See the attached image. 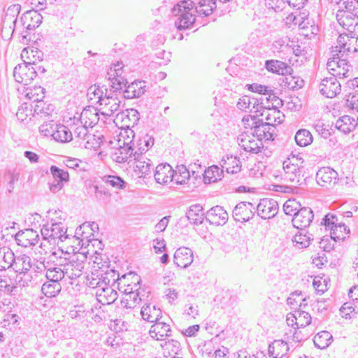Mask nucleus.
Wrapping results in <instances>:
<instances>
[{
	"instance_id": "4468645a",
	"label": "nucleus",
	"mask_w": 358,
	"mask_h": 358,
	"mask_svg": "<svg viewBox=\"0 0 358 358\" xmlns=\"http://www.w3.org/2000/svg\"><path fill=\"white\" fill-rule=\"evenodd\" d=\"M139 119V113L138 110L131 108L125 111L118 112L114 121L116 124L119 123V121H121L122 127L131 128L137 124Z\"/></svg>"
},
{
	"instance_id": "2f4dec72",
	"label": "nucleus",
	"mask_w": 358,
	"mask_h": 358,
	"mask_svg": "<svg viewBox=\"0 0 358 358\" xmlns=\"http://www.w3.org/2000/svg\"><path fill=\"white\" fill-rule=\"evenodd\" d=\"M15 255L10 248L8 247L0 248V271H5L12 268Z\"/></svg>"
},
{
	"instance_id": "f03ea898",
	"label": "nucleus",
	"mask_w": 358,
	"mask_h": 358,
	"mask_svg": "<svg viewBox=\"0 0 358 358\" xmlns=\"http://www.w3.org/2000/svg\"><path fill=\"white\" fill-rule=\"evenodd\" d=\"M194 6V3L192 1L184 0L172 8V15L179 16L175 22L178 29H189L195 22V15L191 12Z\"/></svg>"
},
{
	"instance_id": "3c124183",
	"label": "nucleus",
	"mask_w": 358,
	"mask_h": 358,
	"mask_svg": "<svg viewBox=\"0 0 358 358\" xmlns=\"http://www.w3.org/2000/svg\"><path fill=\"white\" fill-rule=\"evenodd\" d=\"M134 137L135 134L134 131L131 129V128H127L123 132L120 133L119 143H120L122 141L123 146H131L132 148H135Z\"/></svg>"
},
{
	"instance_id": "864d4df0",
	"label": "nucleus",
	"mask_w": 358,
	"mask_h": 358,
	"mask_svg": "<svg viewBox=\"0 0 358 358\" xmlns=\"http://www.w3.org/2000/svg\"><path fill=\"white\" fill-rule=\"evenodd\" d=\"M300 207L301 204L295 199H289L284 203L283 210L286 215L295 217L300 210Z\"/></svg>"
},
{
	"instance_id": "f257e3e1",
	"label": "nucleus",
	"mask_w": 358,
	"mask_h": 358,
	"mask_svg": "<svg viewBox=\"0 0 358 358\" xmlns=\"http://www.w3.org/2000/svg\"><path fill=\"white\" fill-rule=\"evenodd\" d=\"M50 259L55 263L56 266L64 267V273L69 279H76L83 273L87 264V257L83 253L70 255L60 248L52 252Z\"/></svg>"
},
{
	"instance_id": "6ab92c4d",
	"label": "nucleus",
	"mask_w": 358,
	"mask_h": 358,
	"mask_svg": "<svg viewBox=\"0 0 358 358\" xmlns=\"http://www.w3.org/2000/svg\"><path fill=\"white\" fill-rule=\"evenodd\" d=\"M154 177L157 183L166 185L173 181L174 170L169 164H159L155 169Z\"/></svg>"
},
{
	"instance_id": "39448f33",
	"label": "nucleus",
	"mask_w": 358,
	"mask_h": 358,
	"mask_svg": "<svg viewBox=\"0 0 358 358\" xmlns=\"http://www.w3.org/2000/svg\"><path fill=\"white\" fill-rule=\"evenodd\" d=\"M355 40V34L350 31V34H341L337 39L338 45L332 48L331 53L334 56L345 57L349 53L357 52V44Z\"/></svg>"
},
{
	"instance_id": "7ed1b4c3",
	"label": "nucleus",
	"mask_w": 358,
	"mask_h": 358,
	"mask_svg": "<svg viewBox=\"0 0 358 358\" xmlns=\"http://www.w3.org/2000/svg\"><path fill=\"white\" fill-rule=\"evenodd\" d=\"M41 233L44 238L50 240L54 246H59V243L69 238V235L66 234V229L62 222L43 225Z\"/></svg>"
},
{
	"instance_id": "6e6d98bb",
	"label": "nucleus",
	"mask_w": 358,
	"mask_h": 358,
	"mask_svg": "<svg viewBox=\"0 0 358 358\" xmlns=\"http://www.w3.org/2000/svg\"><path fill=\"white\" fill-rule=\"evenodd\" d=\"M50 173L52 175L55 180H58L63 182H66L69 180V173L56 166H52L50 167Z\"/></svg>"
},
{
	"instance_id": "49530a36",
	"label": "nucleus",
	"mask_w": 358,
	"mask_h": 358,
	"mask_svg": "<svg viewBox=\"0 0 358 358\" xmlns=\"http://www.w3.org/2000/svg\"><path fill=\"white\" fill-rule=\"evenodd\" d=\"M313 138L311 133L305 129H299L295 135V141L298 145L305 147L313 142Z\"/></svg>"
},
{
	"instance_id": "774afa93",
	"label": "nucleus",
	"mask_w": 358,
	"mask_h": 358,
	"mask_svg": "<svg viewBox=\"0 0 358 358\" xmlns=\"http://www.w3.org/2000/svg\"><path fill=\"white\" fill-rule=\"evenodd\" d=\"M344 6V11L350 14L351 16L358 18V4H355L352 1H344L343 3Z\"/></svg>"
},
{
	"instance_id": "473e14b6",
	"label": "nucleus",
	"mask_w": 358,
	"mask_h": 358,
	"mask_svg": "<svg viewBox=\"0 0 358 358\" xmlns=\"http://www.w3.org/2000/svg\"><path fill=\"white\" fill-rule=\"evenodd\" d=\"M186 216L189 222L195 225L203 223L204 216L203 207L199 204L191 206L186 213Z\"/></svg>"
},
{
	"instance_id": "ea45409f",
	"label": "nucleus",
	"mask_w": 358,
	"mask_h": 358,
	"mask_svg": "<svg viewBox=\"0 0 358 358\" xmlns=\"http://www.w3.org/2000/svg\"><path fill=\"white\" fill-rule=\"evenodd\" d=\"M223 169H220L217 166L213 165L205 171L203 180L205 183L215 182L223 177Z\"/></svg>"
},
{
	"instance_id": "4be33fe9",
	"label": "nucleus",
	"mask_w": 358,
	"mask_h": 358,
	"mask_svg": "<svg viewBox=\"0 0 358 358\" xmlns=\"http://www.w3.org/2000/svg\"><path fill=\"white\" fill-rule=\"evenodd\" d=\"M193 252L186 247L178 248L173 257L174 263L183 268L188 267L193 262Z\"/></svg>"
},
{
	"instance_id": "603ef678",
	"label": "nucleus",
	"mask_w": 358,
	"mask_h": 358,
	"mask_svg": "<svg viewBox=\"0 0 358 358\" xmlns=\"http://www.w3.org/2000/svg\"><path fill=\"white\" fill-rule=\"evenodd\" d=\"M350 229H348L347 226L342 223H337L334 228H331V238L336 239H343L344 234H348Z\"/></svg>"
},
{
	"instance_id": "58836bf2",
	"label": "nucleus",
	"mask_w": 358,
	"mask_h": 358,
	"mask_svg": "<svg viewBox=\"0 0 358 358\" xmlns=\"http://www.w3.org/2000/svg\"><path fill=\"white\" fill-rule=\"evenodd\" d=\"M152 162L145 157H141L135 162V171L138 172L140 177H145L151 173Z\"/></svg>"
},
{
	"instance_id": "69168bd1",
	"label": "nucleus",
	"mask_w": 358,
	"mask_h": 358,
	"mask_svg": "<svg viewBox=\"0 0 358 358\" xmlns=\"http://www.w3.org/2000/svg\"><path fill=\"white\" fill-rule=\"evenodd\" d=\"M85 141L86 142L84 144V147L87 149H96L100 146L101 143V137L91 134H89Z\"/></svg>"
},
{
	"instance_id": "a19ab883",
	"label": "nucleus",
	"mask_w": 358,
	"mask_h": 358,
	"mask_svg": "<svg viewBox=\"0 0 358 358\" xmlns=\"http://www.w3.org/2000/svg\"><path fill=\"white\" fill-rule=\"evenodd\" d=\"M313 240V235L308 234L306 230L301 229L299 234H296L292 238L295 246L299 249L306 248L309 246L310 241Z\"/></svg>"
},
{
	"instance_id": "423d86ee",
	"label": "nucleus",
	"mask_w": 358,
	"mask_h": 358,
	"mask_svg": "<svg viewBox=\"0 0 358 358\" xmlns=\"http://www.w3.org/2000/svg\"><path fill=\"white\" fill-rule=\"evenodd\" d=\"M43 17L42 15L36 10H29L25 12L21 17V22L22 26L27 29L25 31H23L22 34V38L20 41L27 44L28 41H30V38L28 37L27 32L28 31H31L35 29L36 27H39V25L42 23Z\"/></svg>"
},
{
	"instance_id": "4c0bfd02",
	"label": "nucleus",
	"mask_w": 358,
	"mask_h": 358,
	"mask_svg": "<svg viewBox=\"0 0 358 358\" xmlns=\"http://www.w3.org/2000/svg\"><path fill=\"white\" fill-rule=\"evenodd\" d=\"M261 116H265L266 123H271V125L275 124H280L282 122L281 113L276 108H266L263 106V108L259 112Z\"/></svg>"
},
{
	"instance_id": "dca6fc26",
	"label": "nucleus",
	"mask_w": 358,
	"mask_h": 358,
	"mask_svg": "<svg viewBox=\"0 0 358 358\" xmlns=\"http://www.w3.org/2000/svg\"><path fill=\"white\" fill-rule=\"evenodd\" d=\"M32 259L29 256L26 255L15 257V260L12 265L13 269L16 273L23 274V276L21 278H24V280H29V275H28L27 272L32 268Z\"/></svg>"
},
{
	"instance_id": "8fccbe9b",
	"label": "nucleus",
	"mask_w": 358,
	"mask_h": 358,
	"mask_svg": "<svg viewBox=\"0 0 358 358\" xmlns=\"http://www.w3.org/2000/svg\"><path fill=\"white\" fill-rule=\"evenodd\" d=\"M122 64L117 63L114 64L113 66L110 67L108 71V78L110 81V87L113 89V86H115V84L120 80L122 73Z\"/></svg>"
},
{
	"instance_id": "aec40b11",
	"label": "nucleus",
	"mask_w": 358,
	"mask_h": 358,
	"mask_svg": "<svg viewBox=\"0 0 358 358\" xmlns=\"http://www.w3.org/2000/svg\"><path fill=\"white\" fill-rule=\"evenodd\" d=\"M293 346L294 345L292 344V342L275 340L268 345V354L273 358H283L286 356L290 347Z\"/></svg>"
},
{
	"instance_id": "9b49d317",
	"label": "nucleus",
	"mask_w": 358,
	"mask_h": 358,
	"mask_svg": "<svg viewBox=\"0 0 358 358\" xmlns=\"http://www.w3.org/2000/svg\"><path fill=\"white\" fill-rule=\"evenodd\" d=\"M256 210L257 215L262 218L270 219L278 213V203L272 199H263L260 200Z\"/></svg>"
},
{
	"instance_id": "20e7f679",
	"label": "nucleus",
	"mask_w": 358,
	"mask_h": 358,
	"mask_svg": "<svg viewBox=\"0 0 358 358\" xmlns=\"http://www.w3.org/2000/svg\"><path fill=\"white\" fill-rule=\"evenodd\" d=\"M17 64L13 70V76L16 82L24 85H29L36 77V67L33 66L34 60Z\"/></svg>"
},
{
	"instance_id": "2eb2a0df",
	"label": "nucleus",
	"mask_w": 358,
	"mask_h": 358,
	"mask_svg": "<svg viewBox=\"0 0 358 358\" xmlns=\"http://www.w3.org/2000/svg\"><path fill=\"white\" fill-rule=\"evenodd\" d=\"M338 174L330 167H322L316 173V180L318 185L328 187L337 182Z\"/></svg>"
},
{
	"instance_id": "c9c22d12",
	"label": "nucleus",
	"mask_w": 358,
	"mask_h": 358,
	"mask_svg": "<svg viewBox=\"0 0 358 358\" xmlns=\"http://www.w3.org/2000/svg\"><path fill=\"white\" fill-rule=\"evenodd\" d=\"M52 138L57 142L66 143L72 140L73 135L68 127L57 124Z\"/></svg>"
},
{
	"instance_id": "a211bd4d",
	"label": "nucleus",
	"mask_w": 358,
	"mask_h": 358,
	"mask_svg": "<svg viewBox=\"0 0 358 358\" xmlns=\"http://www.w3.org/2000/svg\"><path fill=\"white\" fill-rule=\"evenodd\" d=\"M313 217L314 215L311 208L303 207L300 208L295 217H293L292 222L294 227L304 229L310 225Z\"/></svg>"
},
{
	"instance_id": "ddd939ff",
	"label": "nucleus",
	"mask_w": 358,
	"mask_h": 358,
	"mask_svg": "<svg viewBox=\"0 0 358 358\" xmlns=\"http://www.w3.org/2000/svg\"><path fill=\"white\" fill-rule=\"evenodd\" d=\"M341 90V85L335 77L325 78L320 85L321 94L327 98H334Z\"/></svg>"
},
{
	"instance_id": "393cba45",
	"label": "nucleus",
	"mask_w": 358,
	"mask_h": 358,
	"mask_svg": "<svg viewBox=\"0 0 358 358\" xmlns=\"http://www.w3.org/2000/svg\"><path fill=\"white\" fill-rule=\"evenodd\" d=\"M237 107L242 110L249 109L251 112L257 113L260 112L263 108V103L259 102L257 98L243 96L239 99Z\"/></svg>"
},
{
	"instance_id": "e2e57ef3",
	"label": "nucleus",
	"mask_w": 358,
	"mask_h": 358,
	"mask_svg": "<svg viewBox=\"0 0 358 358\" xmlns=\"http://www.w3.org/2000/svg\"><path fill=\"white\" fill-rule=\"evenodd\" d=\"M332 56V58L329 59V61L327 64V68L328 71L331 73L332 77L336 78V70L339 66L340 61L342 57L341 55H339V56H334L333 54Z\"/></svg>"
},
{
	"instance_id": "0e129e2a",
	"label": "nucleus",
	"mask_w": 358,
	"mask_h": 358,
	"mask_svg": "<svg viewBox=\"0 0 358 358\" xmlns=\"http://www.w3.org/2000/svg\"><path fill=\"white\" fill-rule=\"evenodd\" d=\"M350 66L346 62V59L344 57H341V59L340 61V64L336 70V77L339 78H348L350 76L349 72H350Z\"/></svg>"
},
{
	"instance_id": "a878e982",
	"label": "nucleus",
	"mask_w": 358,
	"mask_h": 358,
	"mask_svg": "<svg viewBox=\"0 0 358 358\" xmlns=\"http://www.w3.org/2000/svg\"><path fill=\"white\" fill-rule=\"evenodd\" d=\"M266 68L268 71L279 75H292L293 69L285 62L279 60H268L266 62Z\"/></svg>"
},
{
	"instance_id": "de8ad7c7",
	"label": "nucleus",
	"mask_w": 358,
	"mask_h": 358,
	"mask_svg": "<svg viewBox=\"0 0 358 358\" xmlns=\"http://www.w3.org/2000/svg\"><path fill=\"white\" fill-rule=\"evenodd\" d=\"M190 178L189 172L185 166L181 165L177 167V170L174 171L173 181L177 185H183L187 182Z\"/></svg>"
},
{
	"instance_id": "c85d7f7f",
	"label": "nucleus",
	"mask_w": 358,
	"mask_h": 358,
	"mask_svg": "<svg viewBox=\"0 0 358 358\" xmlns=\"http://www.w3.org/2000/svg\"><path fill=\"white\" fill-rule=\"evenodd\" d=\"M99 113L94 108H85L80 117L81 124L87 127H92L99 122Z\"/></svg>"
},
{
	"instance_id": "72a5a7b5",
	"label": "nucleus",
	"mask_w": 358,
	"mask_h": 358,
	"mask_svg": "<svg viewBox=\"0 0 358 358\" xmlns=\"http://www.w3.org/2000/svg\"><path fill=\"white\" fill-rule=\"evenodd\" d=\"M46 278L53 282H59L65 276L64 267L56 266L55 263L50 262V266L46 271Z\"/></svg>"
},
{
	"instance_id": "412c9836",
	"label": "nucleus",
	"mask_w": 358,
	"mask_h": 358,
	"mask_svg": "<svg viewBox=\"0 0 358 358\" xmlns=\"http://www.w3.org/2000/svg\"><path fill=\"white\" fill-rule=\"evenodd\" d=\"M206 219L212 224L222 225L228 220V213L222 206H216L207 211Z\"/></svg>"
},
{
	"instance_id": "7c9ffc66",
	"label": "nucleus",
	"mask_w": 358,
	"mask_h": 358,
	"mask_svg": "<svg viewBox=\"0 0 358 358\" xmlns=\"http://www.w3.org/2000/svg\"><path fill=\"white\" fill-rule=\"evenodd\" d=\"M357 126L355 120L349 115H343L337 120L336 128L344 134H349Z\"/></svg>"
},
{
	"instance_id": "5701e85b",
	"label": "nucleus",
	"mask_w": 358,
	"mask_h": 358,
	"mask_svg": "<svg viewBox=\"0 0 358 358\" xmlns=\"http://www.w3.org/2000/svg\"><path fill=\"white\" fill-rule=\"evenodd\" d=\"M171 329L169 324L157 320L151 326L149 334L152 338L157 341H163L166 337L171 336Z\"/></svg>"
},
{
	"instance_id": "0eeeda50",
	"label": "nucleus",
	"mask_w": 358,
	"mask_h": 358,
	"mask_svg": "<svg viewBox=\"0 0 358 358\" xmlns=\"http://www.w3.org/2000/svg\"><path fill=\"white\" fill-rule=\"evenodd\" d=\"M19 11V5H13L8 8L1 27V36L3 39L10 40L14 34L17 22L15 14Z\"/></svg>"
},
{
	"instance_id": "bb28decb",
	"label": "nucleus",
	"mask_w": 358,
	"mask_h": 358,
	"mask_svg": "<svg viewBox=\"0 0 358 358\" xmlns=\"http://www.w3.org/2000/svg\"><path fill=\"white\" fill-rule=\"evenodd\" d=\"M145 92V81H134L129 84L124 91V96L127 99L138 98Z\"/></svg>"
},
{
	"instance_id": "09e8293b",
	"label": "nucleus",
	"mask_w": 358,
	"mask_h": 358,
	"mask_svg": "<svg viewBox=\"0 0 358 358\" xmlns=\"http://www.w3.org/2000/svg\"><path fill=\"white\" fill-rule=\"evenodd\" d=\"M61 290V285L59 282L49 281L43 283L41 287V292L47 297H52L57 294Z\"/></svg>"
},
{
	"instance_id": "c756f323",
	"label": "nucleus",
	"mask_w": 358,
	"mask_h": 358,
	"mask_svg": "<svg viewBox=\"0 0 358 358\" xmlns=\"http://www.w3.org/2000/svg\"><path fill=\"white\" fill-rule=\"evenodd\" d=\"M220 165L223 169H226L228 173L235 174L238 173L241 169V162L240 159L234 156H227L220 162Z\"/></svg>"
},
{
	"instance_id": "f704fd0d",
	"label": "nucleus",
	"mask_w": 358,
	"mask_h": 358,
	"mask_svg": "<svg viewBox=\"0 0 358 358\" xmlns=\"http://www.w3.org/2000/svg\"><path fill=\"white\" fill-rule=\"evenodd\" d=\"M336 19L341 26L345 29L351 31L350 29L354 28L357 24L355 22V18L351 16L350 14L344 11V9H339L336 13Z\"/></svg>"
},
{
	"instance_id": "4d7b16f0",
	"label": "nucleus",
	"mask_w": 358,
	"mask_h": 358,
	"mask_svg": "<svg viewBox=\"0 0 358 358\" xmlns=\"http://www.w3.org/2000/svg\"><path fill=\"white\" fill-rule=\"evenodd\" d=\"M306 17L307 15L305 13H303L299 15H294L293 14H291L287 17V23L292 21L294 24L298 25L300 29H304L307 27V24H308V22L305 21Z\"/></svg>"
},
{
	"instance_id": "9d476101",
	"label": "nucleus",
	"mask_w": 358,
	"mask_h": 358,
	"mask_svg": "<svg viewBox=\"0 0 358 358\" xmlns=\"http://www.w3.org/2000/svg\"><path fill=\"white\" fill-rule=\"evenodd\" d=\"M283 180L289 182L291 186L298 187L305 184L306 179L302 174V169L299 166H283Z\"/></svg>"
},
{
	"instance_id": "5fc2aeb1",
	"label": "nucleus",
	"mask_w": 358,
	"mask_h": 358,
	"mask_svg": "<svg viewBox=\"0 0 358 358\" xmlns=\"http://www.w3.org/2000/svg\"><path fill=\"white\" fill-rule=\"evenodd\" d=\"M31 115H32V107L27 103H22L16 113L17 118L21 122L25 121L28 117L30 118Z\"/></svg>"
},
{
	"instance_id": "1a4fd4ad",
	"label": "nucleus",
	"mask_w": 358,
	"mask_h": 358,
	"mask_svg": "<svg viewBox=\"0 0 358 358\" xmlns=\"http://www.w3.org/2000/svg\"><path fill=\"white\" fill-rule=\"evenodd\" d=\"M104 97L101 99L100 111L101 114L105 117H110L115 112H118L120 108V100L115 95L107 94L106 89Z\"/></svg>"
},
{
	"instance_id": "37998d69",
	"label": "nucleus",
	"mask_w": 358,
	"mask_h": 358,
	"mask_svg": "<svg viewBox=\"0 0 358 358\" xmlns=\"http://www.w3.org/2000/svg\"><path fill=\"white\" fill-rule=\"evenodd\" d=\"M332 340L331 334L327 331L317 333L313 339L315 345L320 349H324L329 345Z\"/></svg>"
},
{
	"instance_id": "f8f14e48",
	"label": "nucleus",
	"mask_w": 358,
	"mask_h": 358,
	"mask_svg": "<svg viewBox=\"0 0 358 358\" xmlns=\"http://www.w3.org/2000/svg\"><path fill=\"white\" fill-rule=\"evenodd\" d=\"M255 207L250 202H241L233 210V217L237 222H247L255 215Z\"/></svg>"
},
{
	"instance_id": "cd10ccee",
	"label": "nucleus",
	"mask_w": 358,
	"mask_h": 358,
	"mask_svg": "<svg viewBox=\"0 0 358 358\" xmlns=\"http://www.w3.org/2000/svg\"><path fill=\"white\" fill-rule=\"evenodd\" d=\"M141 315L144 320L155 322L162 317V310L151 303L144 305L141 310Z\"/></svg>"
},
{
	"instance_id": "e433bc0d",
	"label": "nucleus",
	"mask_w": 358,
	"mask_h": 358,
	"mask_svg": "<svg viewBox=\"0 0 358 358\" xmlns=\"http://www.w3.org/2000/svg\"><path fill=\"white\" fill-rule=\"evenodd\" d=\"M96 294L102 303L110 304L117 299V292L112 287L99 288Z\"/></svg>"
},
{
	"instance_id": "a18cd8bd",
	"label": "nucleus",
	"mask_w": 358,
	"mask_h": 358,
	"mask_svg": "<svg viewBox=\"0 0 358 358\" xmlns=\"http://www.w3.org/2000/svg\"><path fill=\"white\" fill-rule=\"evenodd\" d=\"M199 6L196 7V13L208 16L212 14L213 10L216 8L214 0H201L199 3Z\"/></svg>"
},
{
	"instance_id": "338daca9",
	"label": "nucleus",
	"mask_w": 358,
	"mask_h": 358,
	"mask_svg": "<svg viewBox=\"0 0 358 358\" xmlns=\"http://www.w3.org/2000/svg\"><path fill=\"white\" fill-rule=\"evenodd\" d=\"M314 128L316 131L323 138H327L331 136V132L329 129V124H324L322 121L318 120L315 122Z\"/></svg>"
},
{
	"instance_id": "6e6552de",
	"label": "nucleus",
	"mask_w": 358,
	"mask_h": 358,
	"mask_svg": "<svg viewBox=\"0 0 358 358\" xmlns=\"http://www.w3.org/2000/svg\"><path fill=\"white\" fill-rule=\"evenodd\" d=\"M238 145L249 152L257 154L262 151L263 144L251 132L245 131L238 138Z\"/></svg>"
},
{
	"instance_id": "f3484780",
	"label": "nucleus",
	"mask_w": 358,
	"mask_h": 358,
	"mask_svg": "<svg viewBox=\"0 0 358 358\" xmlns=\"http://www.w3.org/2000/svg\"><path fill=\"white\" fill-rule=\"evenodd\" d=\"M15 241L17 245L24 248L34 246L38 243L39 235L36 231L27 229L16 234Z\"/></svg>"
},
{
	"instance_id": "79ce46f5",
	"label": "nucleus",
	"mask_w": 358,
	"mask_h": 358,
	"mask_svg": "<svg viewBox=\"0 0 358 358\" xmlns=\"http://www.w3.org/2000/svg\"><path fill=\"white\" fill-rule=\"evenodd\" d=\"M43 55V54L41 50L33 48H24L21 54L22 58H26V59L24 60V63L31 62L30 59L34 60L33 66L37 64V61L42 60Z\"/></svg>"
},
{
	"instance_id": "bf43d9fd",
	"label": "nucleus",
	"mask_w": 358,
	"mask_h": 358,
	"mask_svg": "<svg viewBox=\"0 0 358 358\" xmlns=\"http://www.w3.org/2000/svg\"><path fill=\"white\" fill-rule=\"evenodd\" d=\"M296 315L298 320V328L305 327L310 324L312 318L308 313L303 310H296Z\"/></svg>"
},
{
	"instance_id": "052dcab7",
	"label": "nucleus",
	"mask_w": 358,
	"mask_h": 358,
	"mask_svg": "<svg viewBox=\"0 0 358 358\" xmlns=\"http://www.w3.org/2000/svg\"><path fill=\"white\" fill-rule=\"evenodd\" d=\"M104 181L117 189H124L126 185V182L120 177L115 176H105Z\"/></svg>"
},
{
	"instance_id": "680f3d73",
	"label": "nucleus",
	"mask_w": 358,
	"mask_h": 358,
	"mask_svg": "<svg viewBox=\"0 0 358 358\" xmlns=\"http://www.w3.org/2000/svg\"><path fill=\"white\" fill-rule=\"evenodd\" d=\"M100 282L101 278L99 271L91 273V274H88L86 276V285L90 287L97 289V291H99V288L101 287Z\"/></svg>"
},
{
	"instance_id": "c03bdc74",
	"label": "nucleus",
	"mask_w": 358,
	"mask_h": 358,
	"mask_svg": "<svg viewBox=\"0 0 358 358\" xmlns=\"http://www.w3.org/2000/svg\"><path fill=\"white\" fill-rule=\"evenodd\" d=\"M135 148H132L131 146H123L122 145H120V148L118 150V152H115L113 155V159L116 162L118 163H124L127 162V160L132 157L133 150Z\"/></svg>"
},
{
	"instance_id": "b1692460",
	"label": "nucleus",
	"mask_w": 358,
	"mask_h": 358,
	"mask_svg": "<svg viewBox=\"0 0 358 358\" xmlns=\"http://www.w3.org/2000/svg\"><path fill=\"white\" fill-rule=\"evenodd\" d=\"M275 127L271 125V123L261 122L255 125V128L251 132L259 141L273 140V135L275 132Z\"/></svg>"
},
{
	"instance_id": "13d9d810",
	"label": "nucleus",
	"mask_w": 358,
	"mask_h": 358,
	"mask_svg": "<svg viewBox=\"0 0 358 358\" xmlns=\"http://www.w3.org/2000/svg\"><path fill=\"white\" fill-rule=\"evenodd\" d=\"M56 125L57 124L53 120L45 122L40 125L38 128L39 132L44 136L52 137Z\"/></svg>"
}]
</instances>
